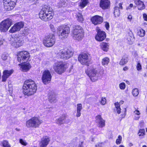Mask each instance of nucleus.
<instances>
[{"mask_svg":"<svg viewBox=\"0 0 147 147\" xmlns=\"http://www.w3.org/2000/svg\"><path fill=\"white\" fill-rule=\"evenodd\" d=\"M39 15L40 18L42 20L47 21L52 18L54 13L51 8H44L40 11Z\"/></svg>","mask_w":147,"mask_h":147,"instance_id":"nucleus-1","label":"nucleus"},{"mask_svg":"<svg viewBox=\"0 0 147 147\" xmlns=\"http://www.w3.org/2000/svg\"><path fill=\"white\" fill-rule=\"evenodd\" d=\"M69 64L64 63L62 61H58L55 63L53 68L56 72L61 74L68 67Z\"/></svg>","mask_w":147,"mask_h":147,"instance_id":"nucleus-2","label":"nucleus"},{"mask_svg":"<svg viewBox=\"0 0 147 147\" xmlns=\"http://www.w3.org/2000/svg\"><path fill=\"white\" fill-rule=\"evenodd\" d=\"M24 91L28 92H35L37 89V86L34 82L32 80L29 79L25 81L22 87Z\"/></svg>","mask_w":147,"mask_h":147,"instance_id":"nucleus-3","label":"nucleus"},{"mask_svg":"<svg viewBox=\"0 0 147 147\" xmlns=\"http://www.w3.org/2000/svg\"><path fill=\"white\" fill-rule=\"evenodd\" d=\"M57 32L60 38L61 39H64L68 36L70 32L69 28L66 25L61 26L57 28Z\"/></svg>","mask_w":147,"mask_h":147,"instance_id":"nucleus-4","label":"nucleus"},{"mask_svg":"<svg viewBox=\"0 0 147 147\" xmlns=\"http://www.w3.org/2000/svg\"><path fill=\"white\" fill-rule=\"evenodd\" d=\"M84 35V31L82 28L79 26H76L72 32V36L73 38L78 41L81 40Z\"/></svg>","mask_w":147,"mask_h":147,"instance_id":"nucleus-5","label":"nucleus"},{"mask_svg":"<svg viewBox=\"0 0 147 147\" xmlns=\"http://www.w3.org/2000/svg\"><path fill=\"white\" fill-rule=\"evenodd\" d=\"M42 122V121L39 118L34 117L26 121V125L28 128H37Z\"/></svg>","mask_w":147,"mask_h":147,"instance_id":"nucleus-6","label":"nucleus"},{"mask_svg":"<svg viewBox=\"0 0 147 147\" xmlns=\"http://www.w3.org/2000/svg\"><path fill=\"white\" fill-rule=\"evenodd\" d=\"M86 73L92 81L94 82L98 80V74L97 71L93 67H88L86 71Z\"/></svg>","mask_w":147,"mask_h":147,"instance_id":"nucleus-7","label":"nucleus"},{"mask_svg":"<svg viewBox=\"0 0 147 147\" xmlns=\"http://www.w3.org/2000/svg\"><path fill=\"white\" fill-rule=\"evenodd\" d=\"M13 24L12 20L10 19H7L0 23V31L1 32H6Z\"/></svg>","mask_w":147,"mask_h":147,"instance_id":"nucleus-8","label":"nucleus"},{"mask_svg":"<svg viewBox=\"0 0 147 147\" xmlns=\"http://www.w3.org/2000/svg\"><path fill=\"white\" fill-rule=\"evenodd\" d=\"M55 40L53 34L46 36L43 40V43L45 46L47 47H52L55 44Z\"/></svg>","mask_w":147,"mask_h":147,"instance_id":"nucleus-9","label":"nucleus"},{"mask_svg":"<svg viewBox=\"0 0 147 147\" xmlns=\"http://www.w3.org/2000/svg\"><path fill=\"white\" fill-rule=\"evenodd\" d=\"M18 60L20 62L30 61V53L27 51H24L20 52L18 54Z\"/></svg>","mask_w":147,"mask_h":147,"instance_id":"nucleus-10","label":"nucleus"},{"mask_svg":"<svg viewBox=\"0 0 147 147\" xmlns=\"http://www.w3.org/2000/svg\"><path fill=\"white\" fill-rule=\"evenodd\" d=\"M24 41L22 36H18L11 38V44L13 47L18 48L22 45Z\"/></svg>","mask_w":147,"mask_h":147,"instance_id":"nucleus-11","label":"nucleus"},{"mask_svg":"<svg viewBox=\"0 0 147 147\" xmlns=\"http://www.w3.org/2000/svg\"><path fill=\"white\" fill-rule=\"evenodd\" d=\"M73 53L70 50L67 49L60 50L57 54V55L61 58L65 59L69 58L73 55Z\"/></svg>","mask_w":147,"mask_h":147,"instance_id":"nucleus-12","label":"nucleus"},{"mask_svg":"<svg viewBox=\"0 0 147 147\" xmlns=\"http://www.w3.org/2000/svg\"><path fill=\"white\" fill-rule=\"evenodd\" d=\"M52 76L49 70H45L42 73V80L44 84H46L50 82Z\"/></svg>","mask_w":147,"mask_h":147,"instance_id":"nucleus-13","label":"nucleus"},{"mask_svg":"<svg viewBox=\"0 0 147 147\" xmlns=\"http://www.w3.org/2000/svg\"><path fill=\"white\" fill-rule=\"evenodd\" d=\"M24 25V23L22 22H17L11 27L9 32L11 33L16 32L22 28Z\"/></svg>","mask_w":147,"mask_h":147,"instance_id":"nucleus-14","label":"nucleus"},{"mask_svg":"<svg viewBox=\"0 0 147 147\" xmlns=\"http://www.w3.org/2000/svg\"><path fill=\"white\" fill-rule=\"evenodd\" d=\"M3 2L4 8L8 11L12 9L14 7L16 3L11 0H3Z\"/></svg>","mask_w":147,"mask_h":147,"instance_id":"nucleus-15","label":"nucleus"},{"mask_svg":"<svg viewBox=\"0 0 147 147\" xmlns=\"http://www.w3.org/2000/svg\"><path fill=\"white\" fill-rule=\"evenodd\" d=\"M78 60L82 65H88L89 62L88 55L86 53H83L80 55L78 57Z\"/></svg>","mask_w":147,"mask_h":147,"instance_id":"nucleus-16","label":"nucleus"},{"mask_svg":"<svg viewBox=\"0 0 147 147\" xmlns=\"http://www.w3.org/2000/svg\"><path fill=\"white\" fill-rule=\"evenodd\" d=\"M18 66L20 68V69L24 72H26L29 71L32 67V66L30 63H25L19 64Z\"/></svg>","mask_w":147,"mask_h":147,"instance_id":"nucleus-17","label":"nucleus"},{"mask_svg":"<svg viewBox=\"0 0 147 147\" xmlns=\"http://www.w3.org/2000/svg\"><path fill=\"white\" fill-rule=\"evenodd\" d=\"M91 21L93 24L95 25L101 24L103 22V18L100 16L96 15L92 17L91 18Z\"/></svg>","mask_w":147,"mask_h":147,"instance_id":"nucleus-18","label":"nucleus"},{"mask_svg":"<svg viewBox=\"0 0 147 147\" xmlns=\"http://www.w3.org/2000/svg\"><path fill=\"white\" fill-rule=\"evenodd\" d=\"M106 37L105 32L101 30H98L95 36V39L98 41L103 40Z\"/></svg>","mask_w":147,"mask_h":147,"instance_id":"nucleus-19","label":"nucleus"},{"mask_svg":"<svg viewBox=\"0 0 147 147\" xmlns=\"http://www.w3.org/2000/svg\"><path fill=\"white\" fill-rule=\"evenodd\" d=\"M96 122L97 124L98 127L102 128L105 125V121L100 115H98L96 117Z\"/></svg>","mask_w":147,"mask_h":147,"instance_id":"nucleus-20","label":"nucleus"},{"mask_svg":"<svg viewBox=\"0 0 147 147\" xmlns=\"http://www.w3.org/2000/svg\"><path fill=\"white\" fill-rule=\"evenodd\" d=\"M13 70H5L3 72L2 76V81L3 82H5L9 77L13 73Z\"/></svg>","mask_w":147,"mask_h":147,"instance_id":"nucleus-21","label":"nucleus"},{"mask_svg":"<svg viewBox=\"0 0 147 147\" xmlns=\"http://www.w3.org/2000/svg\"><path fill=\"white\" fill-rule=\"evenodd\" d=\"M110 6L109 0H100V6L103 9H108Z\"/></svg>","mask_w":147,"mask_h":147,"instance_id":"nucleus-22","label":"nucleus"},{"mask_svg":"<svg viewBox=\"0 0 147 147\" xmlns=\"http://www.w3.org/2000/svg\"><path fill=\"white\" fill-rule=\"evenodd\" d=\"M50 139L48 136H45L42 138L40 142V147H46L48 144Z\"/></svg>","mask_w":147,"mask_h":147,"instance_id":"nucleus-23","label":"nucleus"},{"mask_svg":"<svg viewBox=\"0 0 147 147\" xmlns=\"http://www.w3.org/2000/svg\"><path fill=\"white\" fill-rule=\"evenodd\" d=\"M126 38L129 44L131 45L133 43L134 40V37L131 31H130L127 34Z\"/></svg>","mask_w":147,"mask_h":147,"instance_id":"nucleus-24","label":"nucleus"},{"mask_svg":"<svg viewBox=\"0 0 147 147\" xmlns=\"http://www.w3.org/2000/svg\"><path fill=\"white\" fill-rule=\"evenodd\" d=\"M134 1L139 10H142L145 9V5L142 1L140 0H134Z\"/></svg>","mask_w":147,"mask_h":147,"instance_id":"nucleus-25","label":"nucleus"},{"mask_svg":"<svg viewBox=\"0 0 147 147\" xmlns=\"http://www.w3.org/2000/svg\"><path fill=\"white\" fill-rule=\"evenodd\" d=\"M48 98L49 101L51 103H55L57 101L56 98V95L54 93H49V94Z\"/></svg>","mask_w":147,"mask_h":147,"instance_id":"nucleus-26","label":"nucleus"},{"mask_svg":"<svg viewBox=\"0 0 147 147\" xmlns=\"http://www.w3.org/2000/svg\"><path fill=\"white\" fill-rule=\"evenodd\" d=\"M66 118V115H63L56 120V123L57 124L61 125L64 123V120Z\"/></svg>","mask_w":147,"mask_h":147,"instance_id":"nucleus-27","label":"nucleus"},{"mask_svg":"<svg viewBox=\"0 0 147 147\" xmlns=\"http://www.w3.org/2000/svg\"><path fill=\"white\" fill-rule=\"evenodd\" d=\"M100 46L103 51L107 52L109 49V44L108 43L102 42L100 43Z\"/></svg>","mask_w":147,"mask_h":147,"instance_id":"nucleus-28","label":"nucleus"},{"mask_svg":"<svg viewBox=\"0 0 147 147\" xmlns=\"http://www.w3.org/2000/svg\"><path fill=\"white\" fill-rule=\"evenodd\" d=\"M89 3L88 0H80L79 6L81 8L84 7Z\"/></svg>","mask_w":147,"mask_h":147,"instance_id":"nucleus-29","label":"nucleus"},{"mask_svg":"<svg viewBox=\"0 0 147 147\" xmlns=\"http://www.w3.org/2000/svg\"><path fill=\"white\" fill-rule=\"evenodd\" d=\"M110 60L108 57H105L101 60V64L104 66H107L110 62Z\"/></svg>","mask_w":147,"mask_h":147,"instance_id":"nucleus-30","label":"nucleus"},{"mask_svg":"<svg viewBox=\"0 0 147 147\" xmlns=\"http://www.w3.org/2000/svg\"><path fill=\"white\" fill-rule=\"evenodd\" d=\"M128 59L127 57L125 56H123L122 59L121 60L119 64L121 65H123L126 64L128 62Z\"/></svg>","mask_w":147,"mask_h":147,"instance_id":"nucleus-31","label":"nucleus"},{"mask_svg":"<svg viewBox=\"0 0 147 147\" xmlns=\"http://www.w3.org/2000/svg\"><path fill=\"white\" fill-rule=\"evenodd\" d=\"M76 17L77 20L80 22H82L84 20V18H83L82 15L81 13H77L76 14Z\"/></svg>","mask_w":147,"mask_h":147,"instance_id":"nucleus-32","label":"nucleus"},{"mask_svg":"<svg viewBox=\"0 0 147 147\" xmlns=\"http://www.w3.org/2000/svg\"><path fill=\"white\" fill-rule=\"evenodd\" d=\"M145 34V31L142 29L139 30L138 32V35L140 37H143Z\"/></svg>","mask_w":147,"mask_h":147,"instance_id":"nucleus-33","label":"nucleus"},{"mask_svg":"<svg viewBox=\"0 0 147 147\" xmlns=\"http://www.w3.org/2000/svg\"><path fill=\"white\" fill-rule=\"evenodd\" d=\"M114 14L116 17H117L120 16V11L118 9L117 7H115Z\"/></svg>","mask_w":147,"mask_h":147,"instance_id":"nucleus-34","label":"nucleus"},{"mask_svg":"<svg viewBox=\"0 0 147 147\" xmlns=\"http://www.w3.org/2000/svg\"><path fill=\"white\" fill-rule=\"evenodd\" d=\"M145 134V132L144 129H140L139 130L138 134L139 136H141L142 138H143Z\"/></svg>","mask_w":147,"mask_h":147,"instance_id":"nucleus-35","label":"nucleus"},{"mask_svg":"<svg viewBox=\"0 0 147 147\" xmlns=\"http://www.w3.org/2000/svg\"><path fill=\"white\" fill-rule=\"evenodd\" d=\"M115 108L116 109L117 113L119 114L121 112V109L120 107V105H119L118 102H116L115 103Z\"/></svg>","mask_w":147,"mask_h":147,"instance_id":"nucleus-36","label":"nucleus"},{"mask_svg":"<svg viewBox=\"0 0 147 147\" xmlns=\"http://www.w3.org/2000/svg\"><path fill=\"white\" fill-rule=\"evenodd\" d=\"M122 137L121 136L119 135L118 137L116 140V143L117 144H119L121 143L122 141Z\"/></svg>","mask_w":147,"mask_h":147,"instance_id":"nucleus-37","label":"nucleus"},{"mask_svg":"<svg viewBox=\"0 0 147 147\" xmlns=\"http://www.w3.org/2000/svg\"><path fill=\"white\" fill-rule=\"evenodd\" d=\"M119 86L121 89L124 90L125 88L126 85L124 83L122 82L119 84Z\"/></svg>","mask_w":147,"mask_h":147,"instance_id":"nucleus-38","label":"nucleus"},{"mask_svg":"<svg viewBox=\"0 0 147 147\" xmlns=\"http://www.w3.org/2000/svg\"><path fill=\"white\" fill-rule=\"evenodd\" d=\"M2 144L3 147H10L9 143L7 141H4L3 142Z\"/></svg>","mask_w":147,"mask_h":147,"instance_id":"nucleus-39","label":"nucleus"},{"mask_svg":"<svg viewBox=\"0 0 147 147\" xmlns=\"http://www.w3.org/2000/svg\"><path fill=\"white\" fill-rule=\"evenodd\" d=\"M23 96L25 97V98H27V97L32 95L33 94L30 93V92H23Z\"/></svg>","mask_w":147,"mask_h":147,"instance_id":"nucleus-40","label":"nucleus"},{"mask_svg":"<svg viewBox=\"0 0 147 147\" xmlns=\"http://www.w3.org/2000/svg\"><path fill=\"white\" fill-rule=\"evenodd\" d=\"M20 142L22 145L24 146H26L27 144L26 142L22 139H20Z\"/></svg>","mask_w":147,"mask_h":147,"instance_id":"nucleus-41","label":"nucleus"},{"mask_svg":"<svg viewBox=\"0 0 147 147\" xmlns=\"http://www.w3.org/2000/svg\"><path fill=\"white\" fill-rule=\"evenodd\" d=\"M82 109L81 104H78L77 105V110L81 111Z\"/></svg>","mask_w":147,"mask_h":147,"instance_id":"nucleus-42","label":"nucleus"},{"mask_svg":"<svg viewBox=\"0 0 147 147\" xmlns=\"http://www.w3.org/2000/svg\"><path fill=\"white\" fill-rule=\"evenodd\" d=\"M136 68L137 70H141L142 69V66L141 64L139 63H138L136 66Z\"/></svg>","mask_w":147,"mask_h":147,"instance_id":"nucleus-43","label":"nucleus"},{"mask_svg":"<svg viewBox=\"0 0 147 147\" xmlns=\"http://www.w3.org/2000/svg\"><path fill=\"white\" fill-rule=\"evenodd\" d=\"M8 56L7 55L3 54L2 55L1 58L3 60H5L7 59Z\"/></svg>","mask_w":147,"mask_h":147,"instance_id":"nucleus-44","label":"nucleus"},{"mask_svg":"<svg viewBox=\"0 0 147 147\" xmlns=\"http://www.w3.org/2000/svg\"><path fill=\"white\" fill-rule=\"evenodd\" d=\"M106 102V99L105 98L102 97L101 98V104L104 105L105 104Z\"/></svg>","mask_w":147,"mask_h":147,"instance_id":"nucleus-45","label":"nucleus"},{"mask_svg":"<svg viewBox=\"0 0 147 147\" xmlns=\"http://www.w3.org/2000/svg\"><path fill=\"white\" fill-rule=\"evenodd\" d=\"M50 27L53 32H54L55 31V29L53 24H51L50 25Z\"/></svg>","mask_w":147,"mask_h":147,"instance_id":"nucleus-46","label":"nucleus"},{"mask_svg":"<svg viewBox=\"0 0 147 147\" xmlns=\"http://www.w3.org/2000/svg\"><path fill=\"white\" fill-rule=\"evenodd\" d=\"M105 26L107 30H108L109 28V23L105 22Z\"/></svg>","mask_w":147,"mask_h":147,"instance_id":"nucleus-47","label":"nucleus"},{"mask_svg":"<svg viewBox=\"0 0 147 147\" xmlns=\"http://www.w3.org/2000/svg\"><path fill=\"white\" fill-rule=\"evenodd\" d=\"M81 111L77 110V113L76 115V117H80L81 115Z\"/></svg>","mask_w":147,"mask_h":147,"instance_id":"nucleus-48","label":"nucleus"},{"mask_svg":"<svg viewBox=\"0 0 147 147\" xmlns=\"http://www.w3.org/2000/svg\"><path fill=\"white\" fill-rule=\"evenodd\" d=\"M143 18L144 20L147 22V15L146 14H143Z\"/></svg>","mask_w":147,"mask_h":147,"instance_id":"nucleus-49","label":"nucleus"},{"mask_svg":"<svg viewBox=\"0 0 147 147\" xmlns=\"http://www.w3.org/2000/svg\"><path fill=\"white\" fill-rule=\"evenodd\" d=\"M134 113L136 115H139L140 114V113L139 111L138 110H136L134 112Z\"/></svg>","mask_w":147,"mask_h":147,"instance_id":"nucleus-50","label":"nucleus"},{"mask_svg":"<svg viewBox=\"0 0 147 147\" xmlns=\"http://www.w3.org/2000/svg\"><path fill=\"white\" fill-rule=\"evenodd\" d=\"M132 18V16L131 15H129L127 17V19L130 22H131Z\"/></svg>","mask_w":147,"mask_h":147,"instance_id":"nucleus-51","label":"nucleus"},{"mask_svg":"<svg viewBox=\"0 0 147 147\" xmlns=\"http://www.w3.org/2000/svg\"><path fill=\"white\" fill-rule=\"evenodd\" d=\"M122 4L121 3H120L119 4V7H118V9H122Z\"/></svg>","mask_w":147,"mask_h":147,"instance_id":"nucleus-52","label":"nucleus"},{"mask_svg":"<svg viewBox=\"0 0 147 147\" xmlns=\"http://www.w3.org/2000/svg\"><path fill=\"white\" fill-rule=\"evenodd\" d=\"M133 5L132 3H131L129 4V6H128L127 8V9H130L131 8V7L133 6Z\"/></svg>","mask_w":147,"mask_h":147,"instance_id":"nucleus-53","label":"nucleus"},{"mask_svg":"<svg viewBox=\"0 0 147 147\" xmlns=\"http://www.w3.org/2000/svg\"><path fill=\"white\" fill-rule=\"evenodd\" d=\"M8 88L9 89L7 90V91L9 92H12L13 91L12 88L11 86H9Z\"/></svg>","mask_w":147,"mask_h":147,"instance_id":"nucleus-54","label":"nucleus"},{"mask_svg":"<svg viewBox=\"0 0 147 147\" xmlns=\"http://www.w3.org/2000/svg\"><path fill=\"white\" fill-rule=\"evenodd\" d=\"M139 92H132L133 96H136L138 94Z\"/></svg>","mask_w":147,"mask_h":147,"instance_id":"nucleus-55","label":"nucleus"},{"mask_svg":"<svg viewBox=\"0 0 147 147\" xmlns=\"http://www.w3.org/2000/svg\"><path fill=\"white\" fill-rule=\"evenodd\" d=\"M95 147H101V144L100 143L96 144Z\"/></svg>","mask_w":147,"mask_h":147,"instance_id":"nucleus-56","label":"nucleus"},{"mask_svg":"<svg viewBox=\"0 0 147 147\" xmlns=\"http://www.w3.org/2000/svg\"><path fill=\"white\" fill-rule=\"evenodd\" d=\"M83 142H82L80 143L78 145V147H83Z\"/></svg>","mask_w":147,"mask_h":147,"instance_id":"nucleus-57","label":"nucleus"},{"mask_svg":"<svg viewBox=\"0 0 147 147\" xmlns=\"http://www.w3.org/2000/svg\"><path fill=\"white\" fill-rule=\"evenodd\" d=\"M138 90L137 88H134L132 92H138Z\"/></svg>","mask_w":147,"mask_h":147,"instance_id":"nucleus-58","label":"nucleus"},{"mask_svg":"<svg viewBox=\"0 0 147 147\" xmlns=\"http://www.w3.org/2000/svg\"><path fill=\"white\" fill-rule=\"evenodd\" d=\"M3 43V40L2 39H0V46L2 45Z\"/></svg>","mask_w":147,"mask_h":147,"instance_id":"nucleus-59","label":"nucleus"},{"mask_svg":"<svg viewBox=\"0 0 147 147\" xmlns=\"http://www.w3.org/2000/svg\"><path fill=\"white\" fill-rule=\"evenodd\" d=\"M123 70L124 71H127L128 70V68L127 67H125L123 68Z\"/></svg>","mask_w":147,"mask_h":147,"instance_id":"nucleus-60","label":"nucleus"},{"mask_svg":"<svg viewBox=\"0 0 147 147\" xmlns=\"http://www.w3.org/2000/svg\"><path fill=\"white\" fill-rule=\"evenodd\" d=\"M124 103V101H121L119 103V105H120L121 104H122Z\"/></svg>","mask_w":147,"mask_h":147,"instance_id":"nucleus-61","label":"nucleus"},{"mask_svg":"<svg viewBox=\"0 0 147 147\" xmlns=\"http://www.w3.org/2000/svg\"><path fill=\"white\" fill-rule=\"evenodd\" d=\"M139 118H140V117L138 116L137 117H135V119L136 120H138L139 119Z\"/></svg>","mask_w":147,"mask_h":147,"instance_id":"nucleus-62","label":"nucleus"},{"mask_svg":"<svg viewBox=\"0 0 147 147\" xmlns=\"http://www.w3.org/2000/svg\"><path fill=\"white\" fill-rule=\"evenodd\" d=\"M125 82L127 84H130V82L128 80H126L125 81Z\"/></svg>","mask_w":147,"mask_h":147,"instance_id":"nucleus-63","label":"nucleus"},{"mask_svg":"<svg viewBox=\"0 0 147 147\" xmlns=\"http://www.w3.org/2000/svg\"><path fill=\"white\" fill-rule=\"evenodd\" d=\"M36 51V50L34 49V50L31 51V52L32 53L35 52Z\"/></svg>","mask_w":147,"mask_h":147,"instance_id":"nucleus-64","label":"nucleus"}]
</instances>
